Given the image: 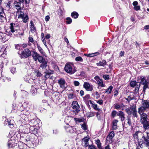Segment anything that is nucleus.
<instances>
[{
    "label": "nucleus",
    "instance_id": "obj_1",
    "mask_svg": "<svg viewBox=\"0 0 149 149\" xmlns=\"http://www.w3.org/2000/svg\"><path fill=\"white\" fill-rule=\"evenodd\" d=\"M64 69L67 73L70 74H73L76 72L73 64L70 63H67L65 65Z\"/></svg>",
    "mask_w": 149,
    "mask_h": 149
},
{
    "label": "nucleus",
    "instance_id": "obj_2",
    "mask_svg": "<svg viewBox=\"0 0 149 149\" xmlns=\"http://www.w3.org/2000/svg\"><path fill=\"white\" fill-rule=\"evenodd\" d=\"M140 112L143 111H149V101L148 100H143L141 102V105L139 109Z\"/></svg>",
    "mask_w": 149,
    "mask_h": 149
},
{
    "label": "nucleus",
    "instance_id": "obj_3",
    "mask_svg": "<svg viewBox=\"0 0 149 149\" xmlns=\"http://www.w3.org/2000/svg\"><path fill=\"white\" fill-rule=\"evenodd\" d=\"M146 133L148 138L147 139L145 137L142 136L143 141L139 142V145L140 147L141 148H142L143 146L148 147L149 146V132H147Z\"/></svg>",
    "mask_w": 149,
    "mask_h": 149
},
{
    "label": "nucleus",
    "instance_id": "obj_4",
    "mask_svg": "<svg viewBox=\"0 0 149 149\" xmlns=\"http://www.w3.org/2000/svg\"><path fill=\"white\" fill-rule=\"evenodd\" d=\"M138 112L141 116V122L149 120L148 118H147V117L149 113V111L148 112L143 111L141 112H140L139 110H138Z\"/></svg>",
    "mask_w": 149,
    "mask_h": 149
},
{
    "label": "nucleus",
    "instance_id": "obj_5",
    "mask_svg": "<svg viewBox=\"0 0 149 149\" xmlns=\"http://www.w3.org/2000/svg\"><path fill=\"white\" fill-rule=\"evenodd\" d=\"M17 141L15 140L14 138L12 137L8 141V145L9 148L14 147L17 146Z\"/></svg>",
    "mask_w": 149,
    "mask_h": 149
},
{
    "label": "nucleus",
    "instance_id": "obj_6",
    "mask_svg": "<svg viewBox=\"0 0 149 149\" xmlns=\"http://www.w3.org/2000/svg\"><path fill=\"white\" fill-rule=\"evenodd\" d=\"M72 108L74 110L75 113L76 114L79 112L80 111V106L77 101H73L72 104Z\"/></svg>",
    "mask_w": 149,
    "mask_h": 149
},
{
    "label": "nucleus",
    "instance_id": "obj_7",
    "mask_svg": "<svg viewBox=\"0 0 149 149\" xmlns=\"http://www.w3.org/2000/svg\"><path fill=\"white\" fill-rule=\"evenodd\" d=\"M21 57L22 58H26L31 55V51L28 49H24L22 53Z\"/></svg>",
    "mask_w": 149,
    "mask_h": 149
},
{
    "label": "nucleus",
    "instance_id": "obj_8",
    "mask_svg": "<svg viewBox=\"0 0 149 149\" xmlns=\"http://www.w3.org/2000/svg\"><path fill=\"white\" fill-rule=\"evenodd\" d=\"M83 87L87 91H92L93 90V86L90 84L88 82H85L83 85Z\"/></svg>",
    "mask_w": 149,
    "mask_h": 149
},
{
    "label": "nucleus",
    "instance_id": "obj_9",
    "mask_svg": "<svg viewBox=\"0 0 149 149\" xmlns=\"http://www.w3.org/2000/svg\"><path fill=\"white\" fill-rule=\"evenodd\" d=\"M29 113L28 111H26V114H23L21 115V118L20 119L21 121L23 123H25L26 122H27L28 120V116L27 115Z\"/></svg>",
    "mask_w": 149,
    "mask_h": 149
},
{
    "label": "nucleus",
    "instance_id": "obj_10",
    "mask_svg": "<svg viewBox=\"0 0 149 149\" xmlns=\"http://www.w3.org/2000/svg\"><path fill=\"white\" fill-rule=\"evenodd\" d=\"M14 121L13 120H11L10 119L5 120V124L8 125L10 128H12L13 127L14 124Z\"/></svg>",
    "mask_w": 149,
    "mask_h": 149
},
{
    "label": "nucleus",
    "instance_id": "obj_11",
    "mask_svg": "<svg viewBox=\"0 0 149 149\" xmlns=\"http://www.w3.org/2000/svg\"><path fill=\"white\" fill-rule=\"evenodd\" d=\"M94 79L96 80L98 84V85L102 87H104L105 85L104 84L103 82L102 79H100L98 76H96L95 77Z\"/></svg>",
    "mask_w": 149,
    "mask_h": 149
},
{
    "label": "nucleus",
    "instance_id": "obj_12",
    "mask_svg": "<svg viewBox=\"0 0 149 149\" xmlns=\"http://www.w3.org/2000/svg\"><path fill=\"white\" fill-rule=\"evenodd\" d=\"M35 136V134H31L30 135H28L26 136L25 139L26 141H30L32 142L34 140Z\"/></svg>",
    "mask_w": 149,
    "mask_h": 149
},
{
    "label": "nucleus",
    "instance_id": "obj_13",
    "mask_svg": "<svg viewBox=\"0 0 149 149\" xmlns=\"http://www.w3.org/2000/svg\"><path fill=\"white\" fill-rule=\"evenodd\" d=\"M65 127L67 132H68L71 133H72L76 130V129L74 127L70 126L69 125H67L65 126Z\"/></svg>",
    "mask_w": 149,
    "mask_h": 149
},
{
    "label": "nucleus",
    "instance_id": "obj_14",
    "mask_svg": "<svg viewBox=\"0 0 149 149\" xmlns=\"http://www.w3.org/2000/svg\"><path fill=\"white\" fill-rule=\"evenodd\" d=\"M58 83L59 84L60 87L64 89L65 88V80L63 78H61L58 81Z\"/></svg>",
    "mask_w": 149,
    "mask_h": 149
},
{
    "label": "nucleus",
    "instance_id": "obj_15",
    "mask_svg": "<svg viewBox=\"0 0 149 149\" xmlns=\"http://www.w3.org/2000/svg\"><path fill=\"white\" fill-rule=\"evenodd\" d=\"M141 123L143 124V128L146 130L149 131V121L147 120L143 122H141Z\"/></svg>",
    "mask_w": 149,
    "mask_h": 149
},
{
    "label": "nucleus",
    "instance_id": "obj_16",
    "mask_svg": "<svg viewBox=\"0 0 149 149\" xmlns=\"http://www.w3.org/2000/svg\"><path fill=\"white\" fill-rule=\"evenodd\" d=\"M18 28V26L15 25V24L13 23L10 24V31L12 33L16 32L17 29Z\"/></svg>",
    "mask_w": 149,
    "mask_h": 149
},
{
    "label": "nucleus",
    "instance_id": "obj_17",
    "mask_svg": "<svg viewBox=\"0 0 149 149\" xmlns=\"http://www.w3.org/2000/svg\"><path fill=\"white\" fill-rule=\"evenodd\" d=\"M131 114H132L134 117H137V113L136 110L134 106H132L130 107Z\"/></svg>",
    "mask_w": 149,
    "mask_h": 149
},
{
    "label": "nucleus",
    "instance_id": "obj_18",
    "mask_svg": "<svg viewBox=\"0 0 149 149\" xmlns=\"http://www.w3.org/2000/svg\"><path fill=\"white\" fill-rule=\"evenodd\" d=\"M143 134L142 133L138 131L136 132L134 135V138L136 139H139V138L140 139L141 136L142 137Z\"/></svg>",
    "mask_w": 149,
    "mask_h": 149
},
{
    "label": "nucleus",
    "instance_id": "obj_19",
    "mask_svg": "<svg viewBox=\"0 0 149 149\" xmlns=\"http://www.w3.org/2000/svg\"><path fill=\"white\" fill-rule=\"evenodd\" d=\"M47 59H45V60H44L43 61L40 63H41L40 65V67H41L42 69L45 68L47 66Z\"/></svg>",
    "mask_w": 149,
    "mask_h": 149
},
{
    "label": "nucleus",
    "instance_id": "obj_20",
    "mask_svg": "<svg viewBox=\"0 0 149 149\" xmlns=\"http://www.w3.org/2000/svg\"><path fill=\"white\" fill-rule=\"evenodd\" d=\"M32 56L33 58L35 61H36L37 60V58L38 57H39L40 55L38 54L37 52L35 51H32Z\"/></svg>",
    "mask_w": 149,
    "mask_h": 149
},
{
    "label": "nucleus",
    "instance_id": "obj_21",
    "mask_svg": "<svg viewBox=\"0 0 149 149\" xmlns=\"http://www.w3.org/2000/svg\"><path fill=\"white\" fill-rule=\"evenodd\" d=\"M17 13L18 16V18H22L25 15L24 13V12L21 10V9L17 10Z\"/></svg>",
    "mask_w": 149,
    "mask_h": 149
},
{
    "label": "nucleus",
    "instance_id": "obj_22",
    "mask_svg": "<svg viewBox=\"0 0 149 149\" xmlns=\"http://www.w3.org/2000/svg\"><path fill=\"white\" fill-rule=\"evenodd\" d=\"M132 4L134 6V9L135 10L138 11L140 10V6L138 5V3L137 1L133 2Z\"/></svg>",
    "mask_w": 149,
    "mask_h": 149
},
{
    "label": "nucleus",
    "instance_id": "obj_23",
    "mask_svg": "<svg viewBox=\"0 0 149 149\" xmlns=\"http://www.w3.org/2000/svg\"><path fill=\"white\" fill-rule=\"evenodd\" d=\"M21 3L19 2L15 1L14 3V6L17 10H20L21 9Z\"/></svg>",
    "mask_w": 149,
    "mask_h": 149
},
{
    "label": "nucleus",
    "instance_id": "obj_24",
    "mask_svg": "<svg viewBox=\"0 0 149 149\" xmlns=\"http://www.w3.org/2000/svg\"><path fill=\"white\" fill-rule=\"evenodd\" d=\"M31 31L32 33H34L36 31V29L35 27L34 26V24L32 21L30 22Z\"/></svg>",
    "mask_w": 149,
    "mask_h": 149
},
{
    "label": "nucleus",
    "instance_id": "obj_25",
    "mask_svg": "<svg viewBox=\"0 0 149 149\" xmlns=\"http://www.w3.org/2000/svg\"><path fill=\"white\" fill-rule=\"evenodd\" d=\"M89 138H88L87 137H86L83 138L82 141L84 143V146L86 147L89 146L88 141Z\"/></svg>",
    "mask_w": 149,
    "mask_h": 149
},
{
    "label": "nucleus",
    "instance_id": "obj_26",
    "mask_svg": "<svg viewBox=\"0 0 149 149\" xmlns=\"http://www.w3.org/2000/svg\"><path fill=\"white\" fill-rule=\"evenodd\" d=\"M27 44H19L17 45L16 46V48L18 49H20L21 47L24 48L27 47Z\"/></svg>",
    "mask_w": 149,
    "mask_h": 149
},
{
    "label": "nucleus",
    "instance_id": "obj_27",
    "mask_svg": "<svg viewBox=\"0 0 149 149\" xmlns=\"http://www.w3.org/2000/svg\"><path fill=\"white\" fill-rule=\"evenodd\" d=\"M118 120H114L113 121V126L112 128L113 130H116L117 127V123Z\"/></svg>",
    "mask_w": 149,
    "mask_h": 149
},
{
    "label": "nucleus",
    "instance_id": "obj_28",
    "mask_svg": "<svg viewBox=\"0 0 149 149\" xmlns=\"http://www.w3.org/2000/svg\"><path fill=\"white\" fill-rule=\"evenodd\" d=\"M106 61L105 60H102V61H100L99 63H96L97 66H104L106 65Z\"/></svg>",
    "mask_w": 149,
    "mask_h": 149
},
{
    "label": "nucleus",
    "instance_id": "obj_29",
    "mask_svg": "<svg viewBox=\"0 0 149 149\" xmlns=\"http://www.w3.org/2000/svg\"><path fill=\"white\" fill-rule=\"evenodd\" d=\"M117 115L120 116L122 121L124 120V114L123 112L121 111H120Z\"/></svg>",
    "mask_w": 149,
    "mask_h": 149
},
{
    "label": "nucleus",
    "instance_id": "obj_30",
    "mask_svg": "<svg viewBox=\"0 0 149 149\" xmlns=\"http://www.w3.org/2000/svg\"><path fill=\"white\" fill-rule=\"evenodd\" d=\"M71 16L72 17L76 19L78 17L79 14L77 12L74 11L72 13Z\"/></svg>",
    "mask_w": 149,
    "mask_h": 149
},
{
    "label": "nucleus",
    "instance_id": "obj_31",
    "mask_svg": "<svg viewBox=\"0 0 149 149\" xmlns=\"http://www.w3.org/2000/svg\"><path fill=\"white\" fill-rule=\"evenodd\" d=\"M96 143L97 145L98 148L99 149H103L102 147L101 143L99 140H97L96 141Z\"/></svg>",
    "mask_w": 149,
    "mask_h": 149
},
{
    "label": "nucleus",
    "instance_id": "obj_32",
    "mask_svg": "<svg viewBox=\"0 0 149 149\" xmlns=\"http://www.w3.org/2000/svg\"><path fill=\"white\" fill-rule=\"evenodd\" d=\"M114 136V133L113 131L110 132L109 134L107 137V138H109V139H112Z\"/></svg>",
    "mask_w": 149,
    "mask_h": 149
},
{
    "label": "nucleus",
    "instance_id": "obj_33",
    "mask_svg": "<svg viewBox=\"0 0 149 149\" xmlns=\"http://www.w3.org/2000/svg\"><path fill=\"white\" fill-rule=\"evenodd\" d=\"M22 18L23 19L22 20L23 22L25 23H26L28 21V15L26 14H25V15H24V17H23Z\"/></svg>",
    "mask_w": 149,
    "mask_h": 149
},
{
    "label": "nucleus",
    "instance_id": "obj_34",
    "mask_svg": "<svg viewBox=\"0 0 149 149\" xmlns=\"http://www.w3.org/2000/svg\"><path fill=\"white\" fill-rule=\"evenodd\" d=\"M148 82L145 79L144 77L142 78L141 79V81L140 83V84H142L143 85H145L146 84L148 83Z\"/></svg>",
    "mask_w": 149,
    "mask_h": 149
},
{
    "label": "nucleus",
    "instance_id": "obj_35",
    "mask_svg": "<svg viewBox=\"0 0 149 149\" xmlns=\"http://www.w3.org/2000/svg\"><path fill=\"white\" fill-rule=\"evenodd\" d=\"M138 83L136 82L135 81H132L130 83V86L132 87H134L135 86H136L137 85H139Z\"/></svg>",
    "mask_w": 149,
    "mask_h": 149
},
{
    "label": "nucleus",
    "instance_id": "obj_36",
    "mask_svg": "<svg viewBox=\"0 0 149 149\" xmlns=\"http://www.w3.org/2000/svg\"><path fill=\"white\" fill-rule=\"evenodd\" d=\"M29 42H30L32 43L33 44H35V41L33 40V38L32 37H31V36H29V44L28 45L29 46L31 45V44Z\"/></svg>",
    "mask_w": 149,
    "mask_h": 149
},
{
    "label": "nucleus",
    "instance_id": "obj_37",
    "mask_svg": "<svg viewBox=\"0 0 149 149\" xmlns=\"http://www.w3.org/2000/svg\"><path fill=\"white\" fill-rule=\"evenodd\" d=\"M113 88V87L112 86H110L107 89L106 91V93L107 94H109L111 93V91Z\"/></svg>",
    "mask_w": 149,
    "mask_h": 149
},
{
    "label": "nucleus",
    "instance_id": "obj_38",
    "mask_svg": "<svg viewBox=\"0 0 149 149\" xmlns=\"http://www.w3.org/2000/svg\"><path fill=\"white\" fill-rule=\"evenodd\" d=\"M140 85V84H139V85H137L136 86H135L136 87H135V88L134 91V93L136 94V93H137L138 92V91H139V88Z\"/></svg>",
    "mask_w": 149,
    "mask_h": 149
},
{
    "label": "nucleus",
    "instance_id": "obj_39",
    "mask_svg": "<svg viewBox=\"0 0 149 149\" xmlns=\"http://www.w3.org/2000/svg\"><path fill=\"white\" fill-rule=\"evenodd\" d=\"M98 54V52H96V53H91V54H86V55L85 54V55L86 56L88 57H93L94 56H96Z\"/></svg>",
    "mask_w": 149,
    "mask_h": 149
},
{
    "label": "nucleus",
    "instance_id": "obj_40",
    "mask_svg": "<svg viewBox=\"0 0 149 149\" xmlns=\"http://www.w3.org/2000/svg\"><path fill=\"white\" fill-rule=\"evenodd\" d=\"M45 59L44 58H43V57L42 56H40V55L37 58V60L40 63L42 62L44 60H45Z\"/></svg>",
    "mask_w": 149,
    "mask_h": 149
},
{
    "label": "nucleus",
    "instance_id": "obj_41",
    "mask_svg": "<svg viewBox=\"0 0 149 149\" xmlns=\"http://www.w3.org/2000/svg\"><path fill=\"white\" fill-rule=\"evenodd\" d=\"M93 107L95 110L98 111V112H100L101 111V110L97 107V104H93Z\"/></svg>",
    "mask_w": 149,
    "mask_h": 149
},
{
    "label": "nucleus",
    "instance_id": "obj_42",
    "mask_svg": "<svg viewBox=\"0 0 149 149\" xmlns=\"http://www.w3.org/2000/svg\"><path fill=\"white\" fill-rule=\"evenodd\" d=\"M24 79L25 81H27L29 83H31V82L29 81L30 80V77L29 75H26L24 77Z\"/></svg>",
    "mask_w": 149,
    "mask_h": 149
},
{
    "label": "nucleus",
    "instance_id": "obj_43",
    "mask_svg": "<svg viewBox=\"0 0 149 149\" xmlns=\"http://www.w3.org/2000/svg\"><path fill=\"white\" fill-rule=\"evenodd\" d=\"M3 12L2 9H0V20H2L4 19V17L1 14H3Z\"/></svg>",
    "mask_w": 149,
    "mask_h": 149
},
{
    "label": "nucleus",
    "instance_id": "obj_44",
    "mask_svg": "<svg viewBox=\"0 0 149 149\" xmlns=\"http://www.w3.org/2000/svg\"><path fill=\"white\" fill-rule=\"evenodd\" d=\"M148 84H146L145 85H144V86H143V91L145 93V91H146V90L147 89V88H149V87H148Z\"/></svg>",
    "mask_w": 149,
    "mask_h": 149
},
{
    "label": "nucleus",
    "instance_id": "obj_45",
    "mask_svg": "<svg viewBox=\"0 0 149 149\" xmlns=\"http://www.w3.org/2000/svg\"><path fill=\"white\" fill-rule=\"evenodd\" d=\"M66 23L68 24H69L72 22V19L70 17H67L66 18Z\"/></svg>",
    "mask_w": 149,
    "mask_h": 149
},
{
    "label": "nucleus",
    "instance_id": "obj_46",
    "mask_svg": "<svg viewBox=\"0 0 149 149\" xmlns=\"http://www.w3.org/2000/svg\"><path fill=\"white\" fill-rule=\"evenodd\" d=\"M75 60L77 61H80L82 62L83 61V59L80 56H78L76 58Z\"/></svg>",
    "mask_w": 149,
    "mask_h": 149
},
{
    "label": "nucleus",
    "instance_id": "obj_47",
    "mask_svg": "<svg viewBox=\"0 0 149 149\" xmlns=\"http://www.w3.org/2000/svg\"><path fill=\"white\" fill-rule=\"evenodd\" d=\"M37 47L39 51L40 52L41 54H43L44 53V52L42 48L38 45H37Z\"/></svg>",
    "mask_w": 149,
    "mask_h": 149
},
{
    "label": "nucleus",
    "instance_id": "obj_48",
    "mask_svg": "<svg viewBox=\"0 0 149 149\" xmlns=\"http://www.w3.org/2000/svg\"><path fill=\"white\" fill-rule=\"evenodd\" d=\"M126 100L129 103L130 101L134 99L133 97H131L130 96H128L127 98H125Z\"/></svg>",
    "mask_w": 149,
    "mask_h": 149
},
{
    "label": "nucleus",
    "instance_id": "obj_49",
    "mask_svg": "<svg viewBox=\"0 0 149 149\" xmlns=\"http://www.w3.org/2000/svg\"><path fill=\"white\" fill-rule=\"evenodd\" d=\"M88 117H93L94 116V113L93 112H89L87 113Z\"/></svg>",
    "mask_w": 149,
    "mask_h": 149
},
{
    "label": "nucleus",
    "instance_id": "obj_50",
    "mask_svg": "<svg viewBox=\"0 0 149 149\" xmlns=\"http://www.w3.org/2000/svg\"><path fill=\"white\" fill-rule=\"evenodd\" d=\"M103 78L105 80H107L109 79V76L108 75L104 74L103 75Z\"/></svg>",
    "mask_w": 149,
    "mask_h": 149
},
{
    "label": "nucleus",
    "instance_id": "obj_51",
    "mask_svg": "<svg viewBox=\"0 0 149 149\" xmlns=\"http://www.w3.org/2000/svg\"><path fill=\"white\" fill-rule=\"evenodd\" d=\"M75 97V95H74V94H73L72 93H71V94H69L68 96V98L70 99H73Z\"/></svg>",
    "mask_w": 149,
    "mask_h": 149
},
{
    "label": "nucleus",
    "instance_id": "obj_52",
    "mask_svg": "<svg viewBox=\"0 0 149 149\" xmlns=\"http://www.w3.org/2000/svg\"><path fill=\"white\" fill-rule=\"evenodd\" d=\"M125 111L129 115L131 114V111L130 108H127L126 109Z\"/></svg>",
    "mask_w": 149,
    "mask_h": 149
},
{
    "label": "nucleus",
    "instance_id": "obj_53",
    "mask_svg": "<svg viewBox=\"0 0 149 149\" xmlns=\"http://www.w3.org/2000/svg\"><path fill=\"white\" fill-rule=\"evenodd\" d=\"M102 113V111L100 112H97L96 113V116L99 120H100L101 118V116L100 115V113Z\"/></svg>",
    "mask_w": 149,
    "mask_h": 149
},
{
    "label": "nucleus",
    "instance_id": "obj_54",
    "mask_svg": "<svg viewBox=\"0 0 149 149\" xmlns=\"http://www.w3.org/2000/svg\"><path fill=\"white\" fill-rule=\"evenodd\" d=\"M81 125L82 129L85 130H86L87 129V126L84 123Z\"/></svg>",
    "mask_w": 149,
    "mask_h": 149
},
{
    "label": "nucleus",
    "instance_id": "obj_55",
    "mask_svg": "<svg viewBox=\"0 0 149 149\" xmlns=\"http://www.w3.org/2000/svg\"><path fill=\"white\" fill-rule=\"evenodd\" d=\"M121 107V106L120 104H115L114 105V107L116 109H118L119 108H120Z\"/></svg>",
    "mask_w": 149,
    "mask_h": 149
},
{
    "label": "nucleus",
    "instance_id": "obj_56",
    "mask_svg": "<svg viewBox=\"0 0 149 149\" xmlns=\"http://www.w3.org/2000/svg\"><path fill=\"white\" fill-rule=\"evenodd\" d=\"M117 112L116 111H113L111 113V115L112 117L114 118L116 115Z\"/></svg>",
    "mask_w": 149,
    "mask_h": 149
},
{
    "label": "nucleus",
    "instance_id": "obj_57",
    "mask_svg": "<svg viewBox=\"0 0 149 149\" xmlns=\"http://www.w3.org/2000/svg\"><path fill=\"white\" fill-rule=\"evenodd\" d=\"M41 40L42 41V42H43V44L45 45V46L46 47H47V46L46 44V40L45 39V38H44L43 37L41 38Z\"/></svg>",
    "mask_w": 149,
    "mask_h": 149
},
{
    "label": "nucleus",
    "instance_id": "obj_58",
    "mask_svg": "<svg viewBox=\"0 0 149 149\" xmlns=\"http://www.w3.org/2000/svg\"><path fill=\"white\" fill-rule=\"evenodd\" d=\"M79 82L78 81H74V84L76 86H79Z\"/></svg>",
    "mask_w": 149,
    "mask_h": 149
},
{
    "label": "nucleus",
    "instance_id": "obj_59",
    "mask_svg": "<svg viewBox=\"0 0 149 149\" xmlns=\"http://www.w3.org/2000/svg\"><path fill=\"white\" fill-rule=\"evenodd\" d=\"M89 149H97L93 145H90L89 146Z\"/></svg>",
    "mask_w": 149,
    "mask_h": 149
},
{
    "label": "nucleus",
    "instance_id": "obj_60",
    "mask_svg": "<svg viewBox=\"0 0 149 149\" xmlns=\"http://www.w3.org/2000/svg\"><path fill=\"white\" fill-rule=\"evenodd\" d=\"M21 91L22 94H24L25 96L27 95L28 94V93L25 91L21 90Z\"/></svg>",
    "mask_w": 149,
    "mask_h": 149
},
{
    "label": "nucleus",
    "instance_id": "obj_61",
    "mask_svg": "<svg viewBox=\"0 0 149 149\" xmlns=\"http://www.w3.org/2000/svg\"><path fill=\"white\" fill-rule=\"evenodd\" d=\"M127 123L128 124V125L130 126H131L132 124L131 122V120H130V118H128L127 119Z\"/></svg>",
    "mask_w": 149,
    "mask_h": 149
},
{
    "label": "nucleus",
    "instance_id": "obj_62",
    "mask_svg": "<svg viewBox=\"0 0 149 149\" xmlns=\"http://www.w3.org/2000/svg\"><path fill=\"white\" fill-rule=\"evenodd\" d=\"M35 129H36L33 126H31L30 128V130L31 132H33Z\"/></svg>",
    "mask_w": 149,
    "mask_h": 149
},
{
    "label": "nucleus",
    "instance_id": "obj_63",
    "mask_svg": "<svg viewBox=\"0 0 149 149\" xmlns=\"http://www.w3.org/2000/svg\"><path fill=\"white\" fill-rule=\"evenodd\" d=\"M50 73L49 72H46V74L45 75V77L46 78H48L49 77Z\"/></svg>",
    "mask_w": 149,
    "mask_h": 149
},
{
    "label": "nucleus",
    "instance_id": "obj_64",
    "mask_svg": "<svg viewBox=\"0 0 149 149\" xmlns=\"http://www.w3.org/2000/svg\"><path fill=\"white\" fill-rule=\"evenodd\" d=\"M10 70L13 74H14L15 71V68H11Z\"/></svg>",
    "mask_w": 149,
    "mask_h": 149
}]
</instances>
